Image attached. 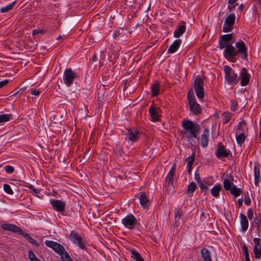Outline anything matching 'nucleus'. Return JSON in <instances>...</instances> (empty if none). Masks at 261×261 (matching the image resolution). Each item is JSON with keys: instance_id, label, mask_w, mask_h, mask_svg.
Here are the masks:
<instances>
[{"instance_id": "f257e3e1", "label": "nucleus", "mask_w": 261, "mask_h": 261, "mask_svg": "<svg viewBox=\"0 0 261 261\" xmlns=\"http://www.w3.org/2000/svg\"><path fill=\"white\" fill-rule=\"evenodd\" d=\"M224 83L234 87L239 82V77L234 70L228 65L223 66Z\"/></svg>"}, {"instance_id": "f03ea898", "label": "nucleus", "mask_w": 261, "mask_h": 261, "mask_svg": "<svg viewBox=\"0 0 261 261\" xmlns=\"http://www.w3.org/2000/svg\"><path fill=\"white\" fill-rule=\"evenodd\" d=\"M248 135V128L246 123L244 121L238 123L235 130V137L237 143L241 146L245 141Z\"/></svg>"}, {"instance_id": "7ed1b4c3", "label": "nucleus", "mask_w": 261, "mask_h": 261, "mask_svg": "<svg viewBox=\"0 0 261 261\" xmlns=\"http://www.w3.org/2000/svg\"><path fill=\"white\" fill-rule=\"evenodd\" d=\"M175 178V165H173L170 169L165 178L164 187L169 195L173 193L174 185V181Z\"/></svg>"}, {"instance_id": "20e7f679", "label": "nucleus", "mask_w": 261, "mask_h": 261, "mask_svg": "<svg viewBox=\"0 0 261 261\" xmlns=\"http://www.w3.org/2000/svg\"><path fill=\"white\" fill-rule=\"evenodd\" d=\"M70 241L77 246L80 249H84L86 247V241L84 237L74 231H71L68 236Z\"/></svg>"}, {"instance_id": "39448f33", "label": "nucleus", "mask_w": 261, "mask_h": 261, "mask_svg": "<svg viewBox=\"0 0 261 261\" xmlns=\"http://www.w3.org/2000/svg\"><path fill=\"white\" fill-rule=\"evenodd\" d=\"M236 16L234 12H230L225 15L223 25V31L225 33L231 32L234 28Z\"/></svg>"}, {"instance_id": "423d86ee", "label": "nucleus", "mask_w": 261, "mask_h": 261, "mask_svg": "<svg viewBox=\"0 0 261 261\" xmlns=\"http://www.w3.org/2000/svg\"><path fill=\"white\" fill-rule=\"evenodd\" d=\"M188 98L189 99L190 111L195 115L200 114L201 111V109L200 105L196 101L194 95L193 94L189 93L188 94Z\"/></svg>"}, {"instance_id": "0eeeda50", "label": "nucleus", "mask_w": 261, "mask_h": 261, "mask_svg": "<svg viewBox=\"0 0 261 261\" xmlns=\"http://www.w3.org/2000/svg\"><path fill=\"white\" fill-rule=\"evenodd\" d=\"M203 80L202 78L197 77L195 79L194 89L196 95L199 99H202L204 97V86Z\"/></svg>"}, {"instance_id": "6e6552de", "label": "nucleus", "mask_w": 261, "mask_h": 261, "mask_svg": "<svg viewBox=\"0 0 261 261\" xmlns=\"http://www.w3.org/2000/svg\"><path fill=\"white\" fill-rule=\"evenodd\" d=\"M223 49V55L229 61H231L238 55L236 49L232 44L225 46Z\"/></svg>"}, {"instance_id": "1a4fd4ad", "label": "nucleus", "mask_w": 261, "mask_h": 261, "mask_svg": "<svg viewBox=\"0 0 261 261\" xmlns=\"http://www.w3.org/2000/svg\"><path fill=\"white\" fill-rule=\"evenodd\" d=\"M75 73L70 68L66 69L63 74V81L64 84L68 87L73 83L75 77Z\"/></svg>"}, {"instance_id": "9d476101", "label": "nucleus", "mask_w": 261, "mask_h": 261, "mask_svg": "<svg viewBox=\"0 0 261 261\" xmlns=\"http://www.w3.org/2000/svg\"><path fill=\"white\" fill-rule=\"evenodd\" d=\"M149 113L151 121L156 122L160 121L162 110L160 107L152 105L149 108Z\"/></svg>"}, {"instance_id": "9b49d317", "label": "nucleus", "mask_w": 261, "mask_h": 261, "mask_svg": "<svg viewBox=\"0 0 261 261\" xmlns=\"http://www.w3.org/2000/svg\"><path fill=\"white\" fill-rule=\"evenodd\" d=\"M235 47H236L237 52L238 54L241 55V59L244 60H247L248 58L247 49L245 43L242 40L237 41L235 43Z\"/></svg>"}, {"instance_id": "f8f14e48", "label": "nucleus", "mask_w": 261, "mask_h": 261, "mask_svg": "<svg viewBox=\"0 0 261 261\" xmlns=\"http://www.w3.org/2000/svg\"><path fill=\"white\" fill-rule=\"evenodd\" d=\"M124 227L128 229L134 228L137 223L136 217L132 214H129L124 217L121 220Z\"/></svg>"}, {"instance_id": "ddd939ff", "label": "nucleus", "mask_w": 261, "mask_h": 261, "mask_svg": "<svg viewBox=\"0 0 261 261\" xmlns=\"http://www.w3.org/2000/svg\"><path fill=\"white\" fill-rule=\"evenodd\" d=\"M200 130H193L190 132H181L183 138L188 141L193 142L195 143L199 140V132Z\"/></svg>"}, {"instance_id": "4468645a", "label": "nucleus", "mask_w": 261, "mask_h": 261, "mask_svg": "<svg viewBox=\"0 0 261 261\" xmlns=\"http://www.w3.org/2000/svg\"><path fill=\"white\" fill-rule=\"evenodd\" d=\"M182 127L183 130L181 132H190L193 130H200V126L195 122L190 120H185L182 121Z\"/></svg>"}, {"instance_id": "2eb2a0df", "label": "nucleus", "mask_w": 261, "mask_h": 261, "mask_svg": "<svg viewBox=\"0 0 261 261\" xmlns=\"http://www.w3.org/2000/svg\"><path fill=\"white\" fill-rule=\"evenodd\" d=\"M46 246L53 249L56 252L59 254H62L64 251V248L60 244L53 241L46 240L44 242Z\"/></svg>"}, {"instance_id": "dca6fc26", "label": "nucleus", "mask_w": 261, "mask_h": 261, "mask_svg": "<svg viewBox=\"0 0 261 261\" xmlns=\"http://www.w3.org/2000/svg\"><path fill=\"white\" fill-rule=\"evenodd\" d=\"M232 37L233 36L231 34H227L221 36L219 41V48L223 49L225 46L231 44L230 41L232 40Z\"/></svg>"}, {"instance_id": "f3484780", "label": "nucleus", "mask_w": 261, "mask_h": 261, "mask_svg": "<svg viewBox=\"0 0 261 261\" xmlns=\"http://www.w3.org/2000/svg\"><path fill=\"white\" fill-rule=\"evenodd\" d=\"M250 74L247 72V70L245 68H243L239 76L241 80L240 85L242 87L247 86L250 81Z\"/></svg>"}, {"instance_id": "a211bd4d", "label": "nucleus", "mask_w": 261, "mask_h": 261, "mask_svg": "<svg viewBox=\"0 0 261 261\" xmlns=\"http://www.w3.org/2000/svg\"><path fill=\"white\" fill-rule=\"evenodd\" d=\"M230 151L229 149H226L224 146L220 144H218V147L215 151V155L218 159L227 157Z\"/></svg>"}, {"instance_id": "6ab92c4d", "label": "nucleus", "mask_w": 261, "mask_h": 261, "mask_svg": "<svg viewBox=\"0 0 261 261\" xmlns=\"http://www.w3.org/2000/svg\"><path fill=\"white\" fill-rule=\"evenodd\" d=\"M50 202L53 208L58 212L64 211L65 208V202L56 199H50Z\"/></svg>"}, {"instance_id": "aec40b11", "label": "nucleus", "mask_w": 261, "mask_h": 261, "mask_svg": "<svg viewBox=\"0 0 261 261\" xmlns=\"http://www.w3.org/2000/svg\"><path fill=\"white\" fill-rule=\"evenodd\" d=\"M2 228L6 230L12 232H16L19 234H22V231L16 225L11 223H3L1 225Z\"/></svg>"}, {"instance_id": "412c9836", "label": "nucleus", "mask_w": 261, "mask_h": 261, "mask_svg": "<svg viewBox=\"0 0 261 261\" xmlns=\"http://www.w3.org/2000/svg\"><path fill=\"white\" fill-rule=\"evenodd\" d=\"M253 242L254 243L253 249L254 257L255 258L260 259L261 258L260 239L257 238H255L253 239Z\"/></svg>"}, {"instance_id": "4be33fe9", "label": "nucleus", "mask_w": 261, "mask_h": 261, "mask_svg": "<svg viewBox=\"0 0 261 261\" xmlns=\"http://www.w3.org/2000/svg\"><path fill=\"white\" fill-rule=\"evenodd\" d=\"M240 219L241 224V230L243 232H245L248 229L249 226V222L247 217L242 213L240 214Z\"/></svg>"}, {"instance_id": "5701e85b", "label": "nucleus", "mask_w": 261, "mask_h": 261, "mask_svg": "<svg viewBox=\"0 0 261 261\" xmlns=\"http://www.w3.org/2000/svg\"><path fill=\"white\" fill-rule=\"evenodd\" d=\"M127 139L131 142H137L139 139V133L137 130L129 129L127 134Z\"/></svg>"}, {"instance_id": "b1692460", "label": "nucleus", "mask_w": 261, "mask_h": 261, "mask_svg": "<svg viewBox=\"0 0 261 261\" xmlns=\"http://www.w3.org/2000/svg\"><path fill=\"white\" fill-rule=\"evenodd\" d=\"M209 130L207 128L204 129L203 134L200 137L201 145L203 148H205L208 145Z\"/></svg>"}, {"instance_id": "393cba45", "label": "nucleus", "mask_w": 261, "mask_h": 261, "mask_svg": "<svg viewBox=\"0 0 261 261\" xmlns=\"http://www.w3.org/2000/svg\"><path fill=\"white\" fill-rule=\"evenodd\" d=\"M181 43V40L177 39L175 40L170 45L168 49V53L173 54L175 53L180 46Z\"/></svg>"}, {"instance_id": "a878e982", "label": "nucleus", "mask_w": 261, "mask_h": 261, "mask_svg": "<svg viewBox=\"0 0 261 261\" xmlns=\"http://www.w3.org/2000/svg\"><path fill=\"white\" fill-rule=\"evenodd\" d=\"M182 24L178 26L174 31L173 36L175 38L180 37L186 31V26L185 22H182Z\"/></svg>"}, {"instance_id": "bb28decb", "label": "nucleus", "mask_w": 261, "mask_h": 261, "mask_svg": "<svg viewBox=\"0 0 261 261\" xmlns=\"http://www.w3.org/2000/svg\"><path fill=\"white\" fill-rule=\"evenodd\" d=\"M139 201L141 206L143 208H147L150 205V200L145 193H142L139 197Z\"/></svg>"}, {"instance_id": "cd10ccee", "label": "nucleus", "mask_w": 261, "mask_h": 261, "mask_svg": "<svg viewBox=\"0 0 261 261\" xmlns=\"http://www.w3.org/2000/svg\"><path fill=\"white\" fill-rule=\"evenodd\" d=\"M233 177L232 176H230L228 178L224 179L223 184L224 188L228 191L234 185L233 183Z\"/></svg>"}, {"instance_id": "c85d7f7f", "label": "nucleus", "mask_w": 261, "mask_h": 261, "mask_svg": "<svg viewBox=\"0 0 261 261\" xmlns=\"http://www.w3.org/2000/svg\"><path fill=\"white\" fill-rule=\"evenodd\" d=\"M203 261H212L210 252L206 248H202L200 251Z\"/></svg>"}, {"instance_id": "c756f323", "label": "nucleus", "mask_w": 261, "mask_h": 261, "mask_svg": "<svg viewBox=\"0 0 261 261\" xmlns=\"http://www.w3.org/2000/svg\"><path fill=\"white\" fill-rule=\"evenodd\" d=\"M222 187L220 184L215 185L211 190V194L215 198H218L219 196L220 192L221 190Z\"/></svg>"}, {"instance_id": "7c9ffc66", "label": "nucleus", "mask_w": 261, "mask_h": 261, "mask_svg": "<svg viewBox=\"0 0 261 261\" xmlns=\"http://www.w3.org/2000/svg\"><path fill=\"white\" fill-rule=\"evenodd\" d=\"M228 191L234 197H239L243 193L242 189L240 188H238L236 185H234L230 190Z\"/></svg>"}, {"instance_id": "2f4dec72", "label": "nucleus", "mask_w": 261, "mask_h": 261, "mask_svg": "<svg viewBox=\"0 0 261 261\" xmlns=\"http://www.w3.org/2000/svg\"><path fill=\"white\" fill-rule=\"evenodd\" d=\"M151 91L152 96H156L160 92V85L158 82L153 84L151 87Z\"/></svg>"}, {"instance_id": "473e14b6", "label": "nucleus", "mask_w": 261, "mask_h": 261, "mask_svg": "<svg viewBox=\"0 0 261 261\" xmlns=\"http://www.w3.org/2000/svg\"><path fill=\"white\" fill-rule=\"evenodd\" d=\"M13 119V115L11 114H0V123L6 122Z\"/></svg>"}, {"instance_id": "72a5a7b5", "label": "nucleus", "mask_w": 261, "mask_h": 261, "mask_svg": "<svg viewBox=\"0 0 261 261\" xmlns=\"http://www.w3.org/2000/svg\"><path fill=\"white\" fill-rule=\"evenodd\" d=\"M238 0H227L228 5L227 9L230 11V12H233L232 11L235 9L236 6L238 5L236 2Z\"/></svg>"}, {"instance_id": "f704fd0d", "label": "nucleus", "mask_w": 261, "mask_h": 261, "mask_svg": "<svg viewBox=\"0 0 261 261\" xmlns=\"http://www.w3.org/2000/svg\"><path fill=\"white\" fill-rule=\"evenodd\" d=\"M196 185L195 182H192L189 185L188 190L187 191V194L189 196H192L194 192L196 190Z\"/></svg>"}, {"instance_id": "c9c22d12", "label": "nucleus", "mask_w": 261, "mask_h": 261, "mask_svg": "<svg viewBox=\"0 0 261 261\" xmlns=\"http://www.w3.org/2000/svg\"><path fill=\"white\" fill-rule=\"evenodd\" d=\"M232 114L229 112H225L222 115V122L223 123H227L231 119Z\"/></svg>"}, {"instance_id": "e433bc0d", "label": "nucleus", "mask_w": 261, "mask_h": 261, "mask_svg": "<svg viewBox=\"0 0 261 261\" xmlns=\"http://www.w3.org/2000/svg\"><path fill=\"white\" fill-rule=\"evenodd\" d=\"M15 4H16V1L13 2L12 3L8 4V5H7L4 7L1 8V10H0L1 12L2 13L8 12L9 11L11 10L14 7Z\"/></svg>"}, {"instance_id": "4c0bfd02", "label": "nucleus", "mask_w": 261, "mask_h": 261, "mask_svg": "<svg viewBox=\"0 0 261 261\" xmlns=\"http://www.w3.org/2000/svg\"><path fill=\"white\" fill-rule=\"evenodd\" d=\"M132 257L133 258L135 261H144L140 254L135 250L131 251Z\"/></svg>"}, {"instance_id": "58836bf2", "label": "nucleus", "mask_w": 261, "mask_h": 261, "mask_svg": "<svg viewBox=\"0 0 261 261\" xmlns=\"http://www.w3.org/2000/svg\"><path fill=\"white\" fill-rule=\"evenodd\" d=\"M63 261H73L67 252L64 251L62 254H60Z\"/></svg>"}, {"instance_id": "ea45409f", "label": "nucleus", "mask_w": 261, "mask_h": 261, "mask_svg": "<svg viewBox=\"0 0 261 261\" xmlns=\"http://www.w3.org/2000/svg\"><path fill=\"white\" fill-rule=\"evenodd\" d=\"M28 256L30 261H41L40 259L36 257L35 253L31 250L29 252Z\"/></svg>"}, {"instance_id": "a19ab883", "label": "nucleus", "mask_w": 261, "mask_h": 261, "mask_svg": "<svg viewBox=\"0 0 261 261\" xmlns=\"http://www.w3.org/2000/svg\"><path fill=\"white\" fill-rule=\"evenodd\" d=\"M4 190L6 193L9 195H12L13 194L12 189H11L10 186L8 184L4 185Z\"/></svg>"}, {"instance_id": "79ce46f5", "label": "nucleus", "mask_w": 261, "mask_h": 261, "mask_svg": "<svg viewBox=\"0 0 261 261\" xmlns=\"http://www.w3.org/2000/svg\"><path fill=\"white\" fill-rule=\"evenodd\" d=\"M244 203L246 205H250L251 204V199L249 197V194L248 192L245 193L244 195Z\"/></svg>"}, {"instance_id": "37998d69", "label": "nucleus", "mask_w": 261, "mask_h": 261, "mask_svg": "<svg viewBox=\"0 0 261 261\" xmlns=\"http://www.w3.org/2000/svg\"><path fill=\"white\" fill-rule=\"evenodd\" d=\"M195 152L193 151L191 155H190L187 159V164H193L195 159Z\"/></svg>"}, {"instance_id": "c03bdc74", "label": "nucleus", "mask_w": 261, "mask_h": 261, "mask_svg": "<svg viewBox=\"0 0 261 261\" xmlns=\"http://www.w3.org/2000/svg\"><path fill=\"white\" fill-rule=\"evenodd\" d=\"M4 169L6 173L9 174L13 173L14 171V168L10 165L5 166L4 167Z\"/></svg>"}, {"instance_id": "a18cd8bd", "label": "nucleus", "mask_w": 261, "mask_h": 261, "mask_svg": "<svg viewBox=\"0 0 261 261\" xmlns=\"http://www.w3.org/2000/svg\"><path fill=\"white\" fill-rule=\"evenodd\" d=\"M25 237L27 238L28 240L32 244L36 246L39 245L38 242L36 240L29 236L28 234H26Z\"/></svg>"}, {"instance_id": "49530a36", "label": "nucleus", "mask_w": 261, "mask_h": 261, "mask_svg": "<svg viewBox=\"0 0 261 261\" xmlns=\"http://www.w3.org/2000/svg\"><path fill=\"white\" fill-rule=\"evenodd\" d=\"M260 173L259 169L257 167L254 166V179L259 178Z\"/></svg>"}, {"instance_id": "de8ad7c7", "label": "nucleus", "mask_w": 261, "mask_h": 261, "mask_svg": "<svg viewBox=\"0 0 261 261\" xmlns=\"http://www.w3.org/2000/svg\"><path fill=\"white\" fill-rule=\"evenodd\" d=\"M247 217L249 220H252L253 217V211L251 208L247 210Z\"/></svg>"}, {"instance_id": "09e8293b", "label": "nucleus", "mask_w": 261, "mask_h": 261, "mask_svg": "<svg viewBox=\"0 0 261 261\" xmlns=\"http://www.w3.org/2000/svg\"><path fill=\"white\" fill-rule=\"evenodd\" d=\"M230 109L232 111H235L237 109V103L236 102H231Z\"/></svg>"}, {"instance_id": "8fccbe9b", "label": "nucleus", "mask_w": 261, "mask_h": 261, "mask_svg": "<svg viewBox=\"0 0 261 261\" xmlns=\"http://www.w3.org/2000/svg\"><path fill=\"white\" fill-rule=\"evenodd\" d=\"M243 250L244 251V256H246L247 255H249L248 247L246 245H244L243 246Z\"/></svg>"}, {"instance_id": "3c124183", "label": "nucleus", "mask_w": 261, "mask_h": 261, "mask_svg": "<svg viewBox=\"0 0 261 261\" xmlns=\"http://www.w3.org/2000/svg\"><path fill=\"white\" fill-rule=\"evenodd\" d=\"M198 184H199V187L201 189L207 190L208 189V187L204 184L202 181L199 182Z\"/></svg>"}, {"instance_id": "603ef678", "label": "nucleus", "mask_w": 261, "mask_h": 261, "mask_svg": "<svg viewBox=\"0 0 261 261\" xmlns=\"http://www.w3.org/2000/svg\"><path fill=\"white\" fill-rule=\"evenodd\" d=\"M244 6L243 4H240L237 8V12L241 14L244 9Z\"/></svg>"}, {"instance_id": "864d4df0", "label": "nucleus", "mask_w": 261, "mask_h": 261, "mask_svg": "<svg viewBox=\"0 0 261 261\" xmlns=\"http://www.w3.org/2000/svg\"><path fill=\"white\" fill-rule=\"evenodd\" d=\"M194 179L197 182V183H199V182L201 181V178L199 174L195 173L194 175Z\"/></svg>"}, {"instance_id": "5fc2aeb1", "label": "nucleus", "mask_w": 261, "mask_h": 261, "mask_svg": "<svg viewBox=\"0 0 261 261\" xmlns=\"http://www.w3.org/2000/svg\"><path fill=\"white\" fill-rule=\"evenodd\" d=\"M9 82L8 80H5L3 81L0 82V89L4 86H6Z\"/></svg>"}, {"instance_id": "6e6d98bb", "label": "nucleus", "mask_w": 261, "mask_h": 261, "mask_svg": "<svg viewBox=\"0 0 261 261\" xmlns=\"http://www.w3.org/2000/svg\"><path fill=\"white\" fill-rule=\"evenodd\" d=\"M31 94L34 96H38L40 94V92L36 89L32 90L31 92Z\"/></svg>"}, {"instance_id": "4d7b16f0", "label": "nucleus", "mask_w": 261, "mask_h": 261, "mask_svg": "<svg viewBox=\"0 0 261 261\" xmlns=\"http://www.w3.org/2000/svg\"><path fill=\"white\" fill-rule=\"evenodd\" d=\"M29 188L30 189L32 190L33 192H34V193L36 195H37V194L39 193V190L36 189H35V188H34L33 187V186H32V185L29 187Z\"/></svg>"}, {"instance_id": "13d9d810", "label": "nucleus", "mask_w": 261, "mask_h": 261, "mask_svg": "<svg viewBox=\"0 0 261 261\" xmlns=\"http://www.w3.org/2000/svg\"><path fill=\"white\" fill-rule=\"evenodd\" d=\"M193 164H187V168L189 173H190L192 170Z\"/></svg>"}, {"instance_id": "bf43d9fd", "label": "nucleus", "mask_w": 261, "mask_h": 261, "mask_svg": "<svg viewBox=\"0 0 261 261\" xmlns=\"http://www.w3.org/2000/svg\"><path fill=\"white\" fill-rule=\"evenodd\" d=\"M238 203L239 206H241L242 205V204H243V199H242V198L238 199Z\"/></svg>"}, {"instance_id": "052dcab7", "label": "nucleus", "mask_w": 261, "mask_h": 261, "mask_svg": "<svg viewBox=\"0 0 261 261\" xmlns=\"http://www.w3.org/2000/svg\"><path fill=\"white\" fill-rule=\"evenodd\" d=\"M259 128H260V132H259V137L261 138V118L259 120Z\"/></svg>"}, {"instance_id": "680f3d73", "label": "nucleus", "mask_w": 261, "mask_h": 261, "mask_svg": "<svg viewBox=\"0 0 261 261\" xmlns=\"http://www.w3.org/2000/svg\"><path fill=\"white\" fill-rule=\"evenodd\" d=\"M245 258L246 261H250L249 255H247L245 256Z\"/></svg>"}, {"instance_id": "e2e57ef3", "label": "nucleus", "mask_w": 261, "mask_h": 261, "mask_svg": "<svg viewBox=\"0 0 261 261\" xmlns=\"http://www.w3.org/2000/svg\"><path fill=\"white\" fill-rule=\"evenodd\" d=\"M257 226L258 228L260 227V225H261V221L260 220H258L257 222Z\"/></svg>"}, {"instance_id": "0e129e2a", "label": "nucleus", "mask_w": 261, "mask_h": 261, "mask_svg": "<svg viewBox=\"0 0 261 261\" xmlns=\"http://www.w3.org/2000/svg\"><path fill=\"white\" fill-rule=\"evenodd\" d=\"M259 178H257V179H254V180H255V181H254V182H255V184L256 186H257V184H258V181H259Z\"/></svg>"}, {"instance_id": "69168bd1", "label": "nucleus", "mask_w": 261, "mask_h": 261, "mask_svg": "<svg viewBox=\"0 0 261 261\" xmlns=\"http://www.w3.org/2000/svg\"><path fill=\"white\" fill-rule=\"evenodd\" d=\"M38 32V31L37 30H34L33 32V34H35L36 33H37Z\"/></svg>"}, {"instance_id": "338daca9", "label": "nucleus", "mask_w": 261, "mask_h": 261, "mask_svg": "<svg viewBox=\"0 0 261 261\" xmlns=\"http://www.w3.org/2000/svg\"><path fill=\"white\" fill-rule=\"evenodd\" d=\"M18 92H19V91H17V92H15V93L13 94V96H15V95H16L18 94Z\"/></svg>"}, {"instance_id": "774afa93", "label": "nucleus", "mask_w": 261, "mask_h": 261, "mask_svg": "<svg viewBox=\"0 0 261 261\" xmlns=\"http://www.w3.org/2000/svg\"><path fill=\"white\" fill-rule=\"evenodd\" d=\"M204 213L203 212H202L201 213L200 216H201H201H204Z\"/></svg>"}]
</instances>
